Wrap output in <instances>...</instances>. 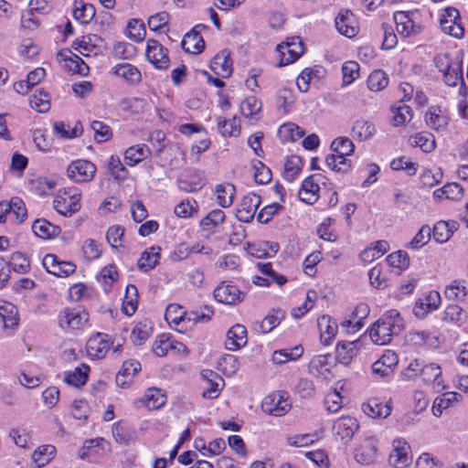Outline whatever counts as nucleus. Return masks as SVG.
I'll return each instance as SVG.
<instances>
[{
    "label": "nucleus",
    "instance_id": "11",
    "mask_svg": "<svg viewBox=\"0 0 468 468\" xmlns=\"http://www.w3.org/2000/svg\"><path fill=\"white\" fill-rule=\"evenodd\" d=\"M359 429L358 421L351 416H343L337 419L333 425V431L335 436L340 437L345 443L348 442Z\"/></svg>",
    "mask_w": 468,
    "mask_h": 468
},
{
    "label": "nucleus",
    "instance_id": "48",
    "mask_svg": "<svg viewBox=\"0 0 468 468\" xmlns=\"http://www.w3.org/2000/svg\"><path fill=\"white\" fill-rule=\"evenodd\" d=\"M359 64L356 61H346L342 65L343 83L342 86H347L353 83L359 77Z\"/></svg>",
    "mask_w": 468,
    "mask_h": 468
},
{
    "label": "nucleus",
    "instance_id": "28",
    "mask_svg": "<svg viewBox=\"0 0 468 468\" xmlns=\"http://www.w3.org/2000/svg\"><path fill=\"white\" fill-rule=\"evenodd\" d=\"M87 314H81L74 309H65L58 316V324L62 328L70 327L79 328L87 321Z\"/></svg>",
    "mask_w": 468,
    "mask_h": 468
},
{
    "label": "nucleus",
    "instance_id": "61",
    "mask_svg": "<svg viewBox=\"0 0 468 468\" xmlns=\"http://www.w3.org/2000/svg\"><path fill=\"white\" fill-rule=\"evenodd\" d=\"M392 112L394 113L393 124L395 126L402 125L410 122L412 118V109L409 105L404 103H402L397 108H393Z\"/></svg>",
    "mask_w": 468,
    "mask_h": 468
},
{
    "label": "nucleus",
    "instance_id": "9",
    "mask_svg": "<svg viewBox=\"0 0 468 468\" xmlns=\"http://www.w3.org/2000/svg\"><path fill=\"white\" fill-rule=\"evenodd\" d=\"M42 264L48 273L58 277H68L76 270V265L70 261H60L55 254H47Z\"/></svg>",
    "mask_w": 468,
    "mask_h": 468
},
{
    "label": "nucleus",
    "instance_id": "3",
    "mask_svg": "<svg viewBox=\"0 0 468 468\" xmlns=\"http://www.w3.org/2000/svg\"><path fill=\"white\" fill-rule=\"evenodd\" d=\"M96 171V165L90 161L78 159L69 165L67 175L70 180L76 183H86L92 180Z\"/></svg>",
    "mask_w": 468,
    "mask_h": 468
},
{
    "label": "nucleus",
    "instance_id": "12",
    "mask_svg": "<svg viewBox=\"0 0 468 468\" xmlns=\"http://www.w3.org/2000/svg\"><path fill=\"white\" fill-rule=\"evenodd\" d=\"M355 459L362 464H371L378 459V441L374 437L366 438L356 450Z\"/></svg>",
    "mask_w": 468,
    "mask_h": 468
},
{
    "label": "nucleus",
    "instance_id": "43",
    "mask_svg": "<svg viewBox=\"0 0 468 468\" xmlns=\"http://www.w3.org/2000/svg\"><path fill=\"white\" fill-rule=\"evenodd\" d=\"M225 218V213L221 209H213L201 219L200 227L203 230L209 231L222 224Z\"/></svg>",
    "mask_w": 468,
    "mask_h": 468
},
{
    "label": "nucleus",
    "instance_id": "4",
    "mask_svg": "<svg viewBox=\"0 0 468 468\" xmlns=\"http://www.w3.org/2000/svg\"><path fill=\"white\" fill-rule=\"evenodd\" d=\"M460 21V13L455 7L445 8L440 16V26L442 32L456 38H461L464 33V28Z\"/></svg>",
    "mask_w": 468,
    "mask_h": 468
},
{
    "label": "nucleus",
    "instance_id": "45",
    "mask_svg": "<svg viewBox=\"0 0 468 468\" xmlns=\"http://www.w3.org/2000/svg\"><path fill=\"white\" fill-rule=\"evenodd\" d=\"M325 164L333 171L343 174L347 173L351 167L350 161L337 154L327 155Z\"/></svg>",
    "mask_w": 468,
    "mask_h": 468
},
{
    "label": "nucleus",
    "instance_id": "25",
    "mask_svg": "<svg viewBox=\"0 0 468 468\" xmlns=\"http://www.w3.org/2000/svg\"><path fill=\"white\" fill-rule=\"evenodd\" d=\"M317 326L320 331V340L324 346H328L334 340L338 326L329 315H323L318 319Z\"/></svg>",
    "mask_w": 468,
    "mask_h": 468
},
{
    "label": "nucleus",
    "instance_id": "39",
    "mask_svg": "<svg viewBox=\"0 0 468 468\" xmlns=\"http://www.w3.org/2000/svg\"><path fill=\"white\" fill-rule=\"evenodd\" d=\"M17 310L15 305L5 303L0 305V320L5 329L14 328L17 325Z\"/></svg>",
    "mask_w": 468,
    "mask_h": 468
},
{
    "label": "nucleus",
    "instance_id": "36",
    "mask_svg": "<svg viewBox=\"0 0 468 468\" xmlns=\"http://www.w3.org/2000/svg\"><path fill=\"white\" fill-rule=\"evenodd\" d=\"M462 395L456 392H446L442 396L434 399L432 405V413L436 417L442 414L443 410L448 409L455 401H458Z\"/></svg>",
    "mask_w": 468,
    "mask_h": 468
},
{
    "label": "nucleus",
    "instance_id": "54",
    "mask_svg": "<svg viewBox=\"0 0 468 468\" xmlns=\"http://www.w3.org/2000/svg\"><path fill=\"white\" fill-rule=\"evenodd\" d=\"M447 70L444 71L443 80L449 86H455L459 80H463L462 66L459 62H453V65H446Z\"/></svg>",
    "mask_w": 468,
    "mask_h": 468
},
{
    "label": "nucleus",
    "instance_id": "14",
    "mask_svg": "<svg viewBox=\"0 0 468 468\" xmlns=\"http://www.w3.org/2000/svg\"><path fill=\"white\" fill-rule=\"evenodd\" d=\"M111 346L108 335L97 333L87 342V352L91 358L101 359L105 356Z\"/></svg>",
    "mask_w": 468,
    "mask_h": 468
},
{
    "label": "nucleus",
    "instance_id": "63",
    "mask_svg": "<svg viewBox=\"0 0 468 468\" xmlns=\"http://www.w3.org/2000/svg\"><path fill=\"white\" fill-rule=\"evenodd\" d=\"M144 159V145H133L125 151V164L133 166Z\"/></svg>",
    "mask_w": 468,
    "mask_h": 468
},
{
    "label": "nucleus",
    "instance_id": "17",
    "mask_svg": "<svg viewBox=\"0 0 468 468\" xmlns=\"http://www.w3.org/2000/svg\"><path fill=\"white\" fill-rule=\"evenodd\" d=\"M398 355L392 350H386L378 360L372 365L374 374L380 377H388L398 365Z\"/></svg>",
    "mask_w": 468,
    "mask_h": 468
},
{
    "label": "nucleus",
    "instance_id": "58",
    "mask_svg": "<svg viewBox=\"0 0 468 468\" xmlns=\"http://www.w3.org/2000/svg\"><path fill=\"white\" fill-rule=\"evenodd\" d=\"M431 235V229L428 225H423L417 234L413 237L408 247L413 250H419L426 245Z\"/></svg>",
    "mask_w": 468,
    "mask_h": 468
},
{
    "label": "nucleus",
    "instance_id": "55",
    "mask_svg": "<svg viewBox=\"0 0 468 468\" xmlns=\"http://www.w3.org/2000/svg\"><path fill=\"white\" fill-rule=\"evenodd\" d=\"M354 148L353 142L347 137L336 138L331 144L332 151L345 157L350 155L354 152Z\"/></svg>",
    "mask_w": 468,
    "mask_h": 468
},
{
    "label": "nucleus",
    "instance_id": "50",
    "mask_svg": "<svg viewBox=\"0 0 468 468\" xmlns=\"http://www.w3.org/2000/svg\"><path fill=\"white\" fill-rule=\"evenodd\" d=\"M386 260L391 267L398 269L399 273L403 270H406L410 265L409 255L407 252L402 250H398L389 254Z\"/></svg>",
    "mask_w": 468,
    "mask_h": 468
},
{
    "label": "nucleus",
    "instance_id": "29",
    "mask_svg": "<svg viewBox=\"0 0 468 468\" xmlns=\"http://www.w3.org/2000/svg\"><path fill=\"white\" fill-rule=\"evenodd\" d=\"M441 296L438 292L431 291L429 295L416 303L413 312L417 317H423L426 313L439 307Z\"/></svg>",
    "mask_w": 468,
    "mask_h": 468
},
{
    "label": "nucleus",
    "instance_id": "15",
    "mask_svg": "<svg viewBox=\"0 0 468 468\" xmlns=\"http://www.w3.org/2000/svg\"><path fill=\"white\" fill-rule=\"evenodd\" d=\"M321 178L322 175H313L303 180L298 193L301 201L306 204H314L318 199L319 181Z\"/></svg>",
    "mask_w": 468,
    "mask_h": 468
},
{
    "label": "nucleus",
    "instance_id": "34",
    "mask_svg": "<svg viewBox=\"0 0 468 468\" xmlns=\"http://www.w3.org/2000/svg\"><path fill=\"white\" fill-rule=\"evenodd\" d=\"M409 143L413 147H420L424 153H431L435 149V140L428 132L418 133L409 138Z\"/></svg>",
    "mask_w": 468,
    "mask_h": 468
},
{
    "label": "nucleus",
    "instance_id": "7",
    "mask_svg": "<svg viewBox=\"0 0 468 468\" xmlns=\"http://www.w3.org/2000/svg\"><path fill=\"white\" fill-rule=\"evenodd\" d=\"M153 353L159 357L165 356L169 351H176L179 354H186V346L179 342H176L169 335L163 334L156 337L152 346Z\"/></svg>",
    "mask_w": 468,
    "mask_h": 468
},
{
    "label": "nucleus",
    "instance_id": "16",
    "mask_svg": "<svg viewBox=\"0 0 468 468\" xmlns=\"http://www.w3.org/2000/svg\"><path fill=\"white\" fill-rule=\"evenodd\" d=\"M199 28H205V26L197 25L192 30L186 33L181 42L182 48L189 54H199L205 48V41L200 36Z\"/></svg>",
    "mask_w": 468,
    "mask_h": 468
},
{
    "label": "nucleus",
    "instance_id": "19",
    "mask_svg": "<svg viewBox=\"0 0 468 468\" xmlns=\"http://www.w3.org/2000/svg\"><path fill=\"white\" fill-rule=\"evenodd\" d=\"M362 410L368 417L387 418L392 410L391 401L383 402L378 398H372L362 405Z\"/></svg>",
    "mask_w": 468,
    "mask_h": 468
},
{
    "label": "nucleus",
    "instance_id": "32",
    "mask_svg": "<svg viewBox=\"0 0 468 468\" xmlns=\"http://www.w3.org/2000/svg\"><path fill=\"white\" fill-rule=\"evenodd\" d=\"M356 355L357 343L355 341L339 343L336 346L335 357L343 365L350 364Z\"/></svg>",
    "mask_w": 468,
    "mask_h": 468
},
{
    "label": "nucleus",
    "instance_id": "46",
    "mask_svg": "<svg viewBox=\"0 0 468 468\" xmlns=\"http://www.w3.org/2000/svg\"><path fill=\"white\" fill-rule=\"evenodd\" d=\"M8 269L17 273H27L30 269L29 260L21 252L16 251L11 255L10 261H7Z\"/></svg>",
    "mask_w": 468,
    "mask_h": 468
},
{
    "label": "nucleus",
    "instance_id": "47",
    "mask_svg": "<svg viewBox=\"0 0 468 468\" xmlns=\"http://www.w3.org/2000/svg\"><path fill=\"white\" fill-rule=\"evenodd\" d=\"M444 294L450 301H463L467 295V290L462 282L453 281L446 286Z\"/></svg>",
    "mask_w": 468,
    "mask_h": 468
},
{
    "label": "nucleus",
    "instance_id": "33",
    "mask_svg": "<svg viewBox=\"0 0 468 468\" xmlns=\"http://www.w3.org/2000/svg\"><path fill=\"white\" fill-rule=\"evenodd\" d=\"M177 186L182 191L195 192L203 187L204 179L201 175L197 172L189 173L178 179Z\"/></svg>",
    "mask_w": 468,
    "mask_h": 468
},
{
    "label": "nucleus",
    "instance_id": "20",
    "mask_svg": "<svg viewBox=\"0 0 468 468\" xmlns=\"http://www.w3.org/2000/svg\"><path fill=\"white\" fill-rule=\"evenodd\" d=\"M247 341L246 327L242 324H237L228 331L225 346L229 350L237 351L240 347L246 346Z\"/></svg>",
    "mask_w": 468,
    "mask_h": 468
},
{
    "label": "nucleus",
    "instance_id": "62",
    "mask_svg": "<svg viewBox=\"0 0 468 468\" xmlns=\"http://www.w3.org/2000/svg\"><path fill=\"white\" fill-rule=\"evenodd\" d=\"M396 27L399 33L407 37L410 35L413 22L405 12H397L394 15Z\"/></svg>",
    "mask_w": 468,
    "mask_h": 468
},
{
    "label": "nucleus",
    "instance_id": "27",
    "mask_svg": "<svg viewBox=\"0 0 468 468\" xmlns=\"http://www.w3.org/2000/svg\"><path fill=\"white\" fill-rule=\"evenodd\" d=\"M214 194L219 207H229L233 204L236 187L230 183L218 184L215 186Z\"/></svg>",
    "mask_w": 468,
    "mask_h": 468
},
{
    "label": "nucleus",
    "instance_id": "5",
    "mask_svg": "<svg viewBox=\"0 0 468 468\" xmlns=\"http://www.w3.org/2000/svg\"><path fill=\"white\" fill-rule=\"evenodd\" d=\"M291 408L286 392H274L264 398L261 402V410L270 415L282 416Z\"/></svg>",
    "mask_w": 468,
    "mask_h": 468
},
{
    "label": "nucleus",
    "instance_id": "1",
    "mask_svg": "<svg viewBox=\"0 0 468 468\" xmlns=\"http://www.w3.org/2000/svg\"><path fill=\"white\" fill-rule=\"evenodd\" d=\"M404 320L397 310L385 313L372 326L369 332L371 340L377 345L388 344L393 335L404 329Z\"/></svg>",
    "mask_w": 468,
    "mask_h": 468
},
{
    "label": "nucleus",
    "instance_id": "13",
    "mask_svg": "<svg viewBox=\"0 0 468 468\" xmlns=\"http://www.w3.org/2000/svg\"><path fill=\"white\" fill-rule=\"evenodd\" d=\"M148 62L160 70L167 69L170 64L167 50L154 39H148Z\"/></svg>",
    "mask_w": 468,
    "mask_h": 468
},
{
    "label": "nucleus",
    "instance_id": "22",
    "mask_svg": "<svg viewBox=\"0 0 468 468\" xmlns=\"http://www.w3.org/2000/svg\"><path fill=\"white\" fill-rule=\"evenodd\" d=\"M394 449L389 455L388 462L395 468H403L410 463V446L405 441L396 440L393 442Z\"/></svg>",
    "mask_w": 468,
    "mask_h": 468
},
{
    "label": "nucleus",
    "instance_id": "42",
    "mask_svg": "<svg viewBox=\"0 0 468 468\" xmlns=\"http://www.w3.org/2000/svg\"><path fill=\"white\" fill-rule=\"evenodd\" d=\"M303 349L301 346H294L291 349H282L275 351L272 354V361L275 364L281 365L290 360H295L302 356Z\"/></svg>",
    "mask_w": 468,
    "mask_h": 468
},
{
    "label": "nucleus",
    "instance_id": "44",
    "mask_svg": "<svg viewBox=\"0 0 468 468\" xmlns=\"http://www.w3.org/2000/svg\"><path fill=\"white\" fill-rule=\"evenodd\" d=\"M56 449L53 445H42L34 451L32 460L39 468L47 464L54 456Z\"/></svg>",
    "mask_w": 468,
    "mask_h": 468
},
{
    "label": "nucleus",
    "instance_id": "53",
    "mask_svg": "<svg viewBox=\"0 0 468 468\" xmlns=\"http://www.w3.org/2000/svg\"><path fill=\"white\" fill-rule=\"evenodd\" d=\"M108 169L113 178L117 181L124 180L127 177L128 171L118 156L112 155L109 158Z\"/></svg>",
    "mask_w": 468,
    "mask_h": 468
},
{
    "label": "nucleus",
    "instance_id": "2",
    "mask_svg": "<svg viewBox=\"0 0 468 468\" xmlns=\"http://www.w3.org/2000/svg\"><path fill=\"white\" fill-rule=\"evenodd\" d=\"M54 208L63 216H71L80 208V194L78 189H60L53 202Z\"/></svg>",
    "mask_w": 468,
    "mask_h": 468
},
{
    "label": "nucleus",
    "instance_id": "41",
    "mask_svg": "<svg viewBox=\"0 0 468 468\" xmlns=\"http://www.w3.org/2000/svg\"><path fill=\"white\" fill-rule=\"evenodd\" d=\"M83 368L84 370L80 367H77L74 371L67 372L64 378L65 382L75 388H80L85 385L88 380V372L90 371V367L83 365Z\"/></svg>",
    "mask_w": 468,
    "mask_h": 468
},
{
    "label": "nucleus",
    "instance_id": "64",
    "mask_svg": "<svg viewBox=\"0 0 468 468\" xmlns=\"http://www.w3.org/2000/svg\"><path fill=\"white\" fill-rule=\"evenodd\" d=\"M94 132L95 140L103 143L111 139L112 133L111 128L100 121H93L90 124Z\"/></svg>",
    "mask_w": 468,
    "mask_h": 468
},
{
    "label": "nucleus",
    "instance_id": "40",
    "mask_svg": "<svg viewBox=\"0 0 468 468\" xmlns=\"http://www.w3.org/2000/svg\"><path fill=\"white\" fill-rule=\"evenodd\" d=\"M126 34L130 39L135 42L143 41L146 35L144 21L136 18L130 19L127 24Z\"/></svg>",
    "mask_w": 468,
    "mask_h": 468
},
{
    "label": "nucleus",
    "instance_id": "23",
    "mask_svg": "<svg viewBox=\"0 0 468 468\" xmlns=\"http://www.w3.org/2000/svg\"><path fill=\"white\" fill-rule=\"evenodd\" d=\"M458 228L459 223L455 220H440L435 223L431 229L433 239L440 244L445 243L450 239Z\"/></svg>",
    "mask_w": 468,
    "mask_h": 468
},
{
    "label": "nucleus",
    "instance_id": "10",
    "mask_svg": "<svg viewBox=\"0 0 468 468\" xmlns=\"http://www.w3.org/2000/svg\"><path fill=\"white\" fill-rule=\"evenodd\" d=\"M276 49L282 56L278 63V67H282L294 62L303 53V48L300 37L292 38V42L280 44L277 46Z\"/></svg>",
    "mask_w": 468,
    "mask_h": 468
},
{
    "label": "nucleus",
    "instance_id": "24",
    "mask_svg": "<svg viewBox=\"0 0 468 468\" xmlns=\"http://www.w3.org/2000/svg\"><path fill=\"white\" fill-rule=\"evenodd\" d=\"M165 318L169 324H175L181 326L179 331L186 329V323L188 322V312L185 311L184 308L176 303H171L166 307Z\"/></svg>",
    "mask_w": 468,
    "mask_h": 468
},
{
    "label": "nucleus",
    "instance_id": "31",
    "mask_svg": "<svg viewBox=\"0 0 468 468\" xmlns=\"http://www.w3.org/2000/svg\"><path fill=\"white\" fill-rule=\"evenodd\" d=\"M112 73L125 80L130 84L138 83L141 80V72L133 65L129 63L118 64L112 69Z\"/></svg>",
    "mask_w": 468,
    "mask_h": 468
},
{
    "label": "nucleus",
    "instance_id": "38",
    "mask_svg": "<svg viewBox=\"0 0 468 468\" xmlns=\"http://www.w3.org/2000/svg\"><path fill=\"white\" fill-rule=\"evenodd\" d=\"M388 76L382 69H376L372 71L367 80V88L371 91H380L388 85Z\"/></svg>",
    "mask_w": 468,
    "mask_h": 468
},
{
    "label": "nucleus",
    "instance_id": "26",
    "mask_svg": "<svg viewBox=\"0 0 468 468\" xmlns=\"http://www.w3.org/2000/svg\"><path fill=\"white\" fill-rule=\"evenodd\" d=\"M424 119L427 126L436 132L444 131L449 124L448 116L438 107H431Z\"/></svg>",
    "mask_w": 468,
    "mask_h": 468
},
{
    "label": "nucleus",
    "instance_id": "37",
    "mask_svg": "<svg viewBox=\"0 0 468 468\" xmlns=\"http://www.w3.org/2000/svg\"><path fill=\"white\" fill-rule=\"evenodd\" d=\"M96 11L91 4H84L81 0L75 1L73 16L81 24L90 23L95 16Z\"/></svg>",
    "mask_w": 468,
    "mask_h": 468
},
{
    "label": "nucleus",
    "instance_id": "51",
    "mask_svg": "<svg viewBox=\"0 0 468 468\" xmlns=\"http://www.w3.org/2000/svg\"><path fill=\"white\" fill-rule=\"evenodd\" d=\"M166 402L165 391L157 388H148V410H158Z\"/></svg>",
    "mask_w": 468,
    "mask_h": 468
},
{
    "label": "nucleus",
    "instance_id": "30",
    "mask_svg": "<svg viewBox=\"0 0 468 468\" xmlns=\"http://www.w3.org/2000/svg\"><path fill=\"white\" fill-rule=\"evenodd\" d=\"M33 232L42 239H48L59 235L61 229L58 226L51 224L45 218H37L32 225Z\"/></svg>",
    "mask_w": 468,
    "mask_h": 468
},
{
    "label": "nucleus",
    "instance_id": "60",
    "mask_svg": "<svg viewBox=\"0 0 468 468\" xmlns=\"http://www.w3.org/2000/svg\"><path fill=\"white\" fill-rule=\"evenodd\" d=\"M261 109V101L255 96H249L242 101L240 105V111L242 114L247 118L256 115L258 112H260Z\"/></svg>",
    "mask_w": 468,
    "mask_h": 468
},
{
    "label": "nucleus",
    "instance_id": "6",
    "mask_svg": "<svg viewBox=\"0 0 468 468\" xmlns=\"http://www.w3.org/2000/svg\"><path fill=\"white\" fill-rule=\"evenodd\" d=\"M261 204V196L255 193H249L244 196L237 207L236 217L238 220L245 223L250 222Z\"/></svg>",
    "mask_w": 468,
    "mask_h": 468
},
{
    "label": "nucleus",
    "instance_id": "8",
    "mask_svg": "<svg viewBox=\"0 0 468 468\" xmlns=\"http://www.w3.org/2000/svg\"><path fill=\"white\" fill-rule=\"evenodd\" d=\"M216 301L225 304H237L240 303L245 293L231 282H222L214 290Z\"/></svg>",
    "mask_w": 468,
    "mask_h": 468
},
{
    "label": "nucleus",
    "instance_id": "56",
    "mask_svg": "<svg viewBox=\"0 0 468 468\" xmlns=\"http://www.w3.org/2000/svg\"><path fill=\"white\" fill-rule=\"evenodd\" d=\"M198 205L195 199H186L175 207V214L180 218H190L197 213Z\"/></svg>",
    "mask_w": 468,
    "mask_h": 468
},
{
    "label": "nucleus",
    "instance_id": "59",
    "mask_svg": "<svg viewBox=\"0 0 468 468\" xmlns=\"http://www.w3.org/2000/svg\"><path fill=\"white\" fill-rule=\"evenodd\" d=\"M130 295H134V296L137 295V288L133 284H129L126 287L125 298H124V301L122 303V312L127 315L133 314L135 313L136 307H137L136 299H133Z\"/></svg>",
    "mask_w": 468,
    "mask_h": 468
},
{
    "label": "nucleus",
    "instance_id": "49",
    "mask_svg": "<svg viewBox=\"0 0 468 468\" xmlns=\"http://www.w3.org/2000/svg\"><path fill=\"white\" fill-rule=\"evenodd\" d=\"M283 317L284 313L282 310H273L272 313L268 314L259 324L261 333H270L280 324Z\"/></svg>",
    "mask_w": 468,
    "mask_h": 468
},
{
    "label": "nucleus",
    "instance_id": "35",
    "mask_svg": "<svg viewBox=\"0 0 468 468\" xmlns=\"http://www.w3.org/2000/svg\"><path fill=\"white\" fill-rule=\"evenodd\" d=\"M376 133L375 125L366 120H357L352 128V136L359 141L370 139Z\"/></svg>",
    "mask_w": 468,
    "mask_h": 468
},
{
    "label": "nucleus",
    "instance_id": "52",
    "mask_svg": "<svg viewBox=\"0 0 468 468\" xmlns=\"http://www.w3.org/2000/svg\"><path fill=\"white\" fill-rule=\"evenodd\" d=\"M231 60L224 53L216 55L212 60V69L219 70L217 73L222 77H229L231 74Z\"/></svg>",
    "mask_w": 468,
    "mask_h": 468
},
{
    "label": "nucleus",
    "instance_id": "57",
    "mask_svg": "<svg viewBox=\"0 0 468 468\" xmlns=\"http://www.w3.org/2000/svg\"><path fill=\"white\" fill-rule=\"evenodd\" d=\"M259 271L266 276L271 282L278 285H283L287 282V279L284 275L280 274L272 270L271 263L270 262H259L257 264Z\"/></svg>",
    "mask_w": 468,
    "mask_h": 468
},
{
    "label": "nucleus",
    "instance_id": "21",
    "mask_svg": "<svg viewBox=\"0 0 468 468\" xmlns=\"http://www.w3.org/2000/svg\"><path fill=\"white\" fill-rule=\"evenodd\" d=\"M335 23V27L340 34L347 37L356 36L357 30L355 26V17L350 10H341L336 16Z\"/></svg>",
    "mask_w": 468,
    "mask_h": 468
},
{
    "label": "nucleus",
    "instance_id": "18",
    "mask_svg": "<svg viewBox=\"0 0 468 468\" xmlns=\"http://www.w3.org/2000/svg\"><path fill=\"white\" fill-rule=\"evenodd\" d=\"M420 378L426 384H430L436 391L445 388L441 378V369L439 365L431 363L424 365L420 370Z\"/></svg>",
    "mask_w": 468,
    "mask_h": 468
}]
</instances>
